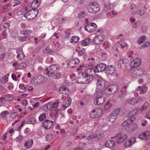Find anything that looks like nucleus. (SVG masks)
<instances>
[{
    "instance_id": "nucleus-1",
    "label": "nucleus",
    "mask_w": 150,
    "mask_h": 150,
    "mask_svg": "<svg viewBox=\"0 0 150 150\" xmlns=\"http://www.w3.org/2000/svg\"><path fill=\"white\" fill-rule=\"evenodd\" d=\"M106 67V65L103 63H101L95 66V69H87L84 72H80L79 75H81L82 76L79 77L78 80L76 82L79 83H82L84 82L81 80L85 79L86 82L85 83H88L91 82L93 79V74L95 72H101L104 71Z\"/></svg>"
},
{
    "instance_id": "nucleus-2",
    "label": "nucleus",
    "mask_w": 150,
    "mask_h": 150,
    "mask_svg": "<svg viewBox=\"0 0 150 150\" xmlns=\"http://www.w3.org/2000/svg\"><path fill=\"white\" fill-rule=\"evenodd\" d=\"M58 66L56 64L51 65L49 68H47L45 69L46 74L49 77H54V78L57 79L61 76V74L58 72Z\"/></svg>"
},
{
    "instance_id": "nucleus-3",
    "label": "nucleus",
    "mask_w": 150,
    "mask_h": 150,
    "mask_svg": "<svg viewBox=\"0 0 150 150\" xmlns=\"http://www.w3.org/2000/svg\"><path fill=\"white\" fill-rule=\"evenodd\" d=\"M103 92H96L94 95V103L95 105H99L103 104L104 102L105 98L103 96Z\"/></svg>"
},
{
    "instance_id": "nucleus-4",
    "label": "nucleus",
    "mask_w": 150,
    "mask_h": 150,
    "mask_svg": "<svg viewBox=\"0 0 150 150\" xmlns=\"http://www.w3.org/2000/svg\"><path fill=\"white\" fill-rule=\"evenodd\" d=\"M47 78L44 76L41 75H36L32 78L31 82L32 83L35 85H38L45 82Z\"/></svg>"
},
{
    "instance_id": "nucleus-5",
    "label": "nucleus",
    "mask_w": 150,
    "mask_h": 150,
    "mask_svg": "<svg viewBox=\"0 0 150 150\" xmlns=\"http://www.w3.org/2000/svg\"><path fill=\"white\" fill-rule=\"evenodd\" d=\"M87 8L89 13H96L99 11L100 9V6L97 2H92L88 5Z\"/></svg>"
},
{
    "instance_id": "nucleus-6",
    "label": "nucleus",
    "mask_w": 150,
    "mask_h": 150,
    "mask_svg": "<svg viewBox=\"0 0 150 150\" xmlns=\"http://www.w3.org/2000/svg\"><path fill=\"white\" fill-rule=\"evenodd\" d=\"M32 33V31L30 30H21L20 31V33L25 36L23 37H20L19 38V40L21 42H23L29 40L30 38V35Z\"/></svg>"
},
{
    "instance_id": "nucleus-7",
    "label": "nucleus",
    "mask_w": 150,
    "mask_h": 150,
    "mask_svg": "<svg viewBox=\"0 0 150 150\" xmlns=\"http://www.w3.org/2000/svg\"><path fill=\"white\" fill-rule=\"evenodd\" d=\"M105 86V82L102 78H99L97 83L96 91L103 92V90Z\"/></svg>"
},
{
    "instance_id": "nucleus-8",
    "label": "nucleus",
    "mask_w": 150,
    "mask_h": 150,
    "mask_svg": "<svg viewBox=\"0 0 150 150\" xmlns=\"http://www.w3.org/2000/svg\"><path fill=\"white\" fill-rule=\"evenodd\" d=\"M103 112L102 109L100 108H96L90 112L89 116L92 118H98L100 116Z\"/></svg>"
},
{
    "instance_id": "nucleus-9",
    "label": "nucleus",
    "mask_w": 150,
    "mask_h": 150,
    "mask_svg": "<svg viewBox=\"0 0 150 150\" xmlns=\"http://www.w3.org/2000/svg\"><path fill=\"white\" fill-rule=\"evenodd\" d=\"M62 99L63 100L62 106L64 109L67 108L70 105L71 101L70 97L64 96L62 97Z\"/></svg>"
},
{
    "instance_id": "nucleus-10",
    "label": "nucleus",
    "mask_w": 150,
    "mask_h": 150,
    "mask_svg": "<svg viewBox=\"0 0 150 150\" xmlns=\"http://www.w3.org/2000/svg\"><path fill=\"white\" fill-rule=\"evenodd\" d=\"M117 138V144H120L122 143L127 138V135L124 134L119 133L116 136Z\"/></svg>"
},
{
    "instance_id": "nucleus-11",
    "label": "nucleus",
    "mask_w": 150,
    "mask_h": 150,
    "mask_svg": "<svg viewBox=\"0 0 150 150\" xmlns=\"http://www.w3.org/2000/svg\"><path fill=\"white\" fill-rule=\"evenodd\" d=\"M35 12V10H30L25 13L24 16L28 19H32L36 16Z\"/></svg>"
},
{
    "instance_id": "nucleus-12",
    "label": "nucleus",
    "mask_w": 150,
    "mask_h": 150,
    "mask_svg": "<svg viewBox=\"0 0 150 150\" xmlns=\"http://www.w3.org/2000/svg\"><path fill=\"white\" fill-rule=\"evenodd\" d=\"M80 62V60L78 58H75L70 60L67 63V67L73 68L76 66Z\"/></svg>"
},
{
    "instance_id": "nucleus-13",
    "label": "nucleus",
    "mask_w": 150,
    "mask_h": 150,
    "mask_svg": "<svg viewBox=\"0 0 150 150\" xmlns=\"http://www.w3.org/2000/svg\"><path fill=\"white\" fill-rule=\"evenodd\" d=\"M96 28L97 25L94 23H91L86 25L85 27V30L89 32H93Z\"/></svg>"
},
{
    "instance_id": "nucleus-14",
    "label": "nucleus",
    "mask_w": 150,
    "mask_h": 150,
    "mask_svg": "<svg viewBox=\"0 0 150 150\" xmlns=\"http://www.w3.org/2000/svg\"><path fill=\"white\" fill-rule=\"evenodd\" d=\"M137 125L135 123L130 124L126 127V130L128 132H132L136 130L137 129Z\"/></svg>"
},
{
    "instance_id": "nucleus-15",
    "label": "nucleus",
    "mask_w": 150,
    "mask_h": 150,
    "mask_svg": "<svg viewBox=\"0 0 150 150\" xmlns=\"http://www.w3.org/2000/svg\"><path fill=\"white\" fill-rule=\"evenodd\" d=\"M105 36L102 35H97L94 38L93 42L94 44L98 45L100 44L103 41Z\"/></svg>"
},
{
    "instance_id": "nucleus-16",
    "label": "nucleus",
    "mask_w": 150,
    "mask_h": 150,
    "mask_svg": "<svg viewBox=\"0 0 150 150\" xmlns=\"http://www.w3.org/2000/svg\"><path fill=\"white\" fill-rule=\"evenodd\" d=\"M141 62V61L140 59L139 58H136L131 62V67L133 68H137L140 65Z\"/></svg>"
},
{
    "instance_id": "nucleus-17",
    "label": "nucleus",
    "mask_w": 150,
    "mask_h": 150,
    "mask_svg": "<svg viewBox=\"0 0 150 150\" xmlns=\"http://www.w3.org/2000/svg\"><path fill=\"white\" fill-rule=\"evenodd\" d=\"M53 124V121H51L48 120H46L43 122L42 126L45 129H50L52 126Z\"/></svg>"
},
{
    "instance_id": "nucleus-18",
    "label": "nucleus",
    "mask_w": 150,
    "mask_h": 150,
    "mask_svg": "<svg viewBox=\"0 0 150 150\" xmlns=\"http://www.w3.org/2000/svg\"><path fill=\"white\" fill-rule=\"evenodd\" d=\"M60 94H64L68 96L69 94V91L68 89L66 86L61 87L59 89Z\"/></svg>"
},
{
    "instance_id": "nucleus-19",
    "label": "nucleus",
    "mask_w": 150,
    "mask_h": 150,
    "mask_svg": "<svg viewBox=\"0 0 150 150\" xmlns=\"http://www.w3.org/2000/svg\"><path fill=\"white\" fill-rule=\"evenodd\" d=\"M115 144V141L110 140H108L105 142V145L106 147L110 148L114 146Z\"/></svg>"
},
{
    "instance_id": "nucleus-20",
    "label": "nucleus",
    "mask_w": 150,
    "mask_h": 150,
    "mask_svg": "<svg viewBox=\"0 0 150 150\" xmlns=\"http://www.w3.org/2000/svg\"><path fill=\"white\" fill-rule=\"evenodd\" d=\"M16 52L17 54V57L18 59H21L24 57L25 55L23 54L22 48H19L17 49Z\"/></svg>"
},
{
    "instance_id": "nucleus-21",
    "label": "nucleus",
    "mask_w": 150,
    "mask_h": 150,
    "mask_svg": "<svg viewBox=\"0 0 150 150\" xmlns=\"http://www.w3.org/2000/svg\"><path fill=\"white\" fill-rule=\"evenodd\" d=\"M107 73L110 75L114 74L116 71V68L112 65L109 66L107 67Z\"/></svg>"
},
{
    "instance_id": "nucleus-22",
    "label": "nucleus",
    "mask_w": 150,
    "mask_h": 150,
    "mask_svg": "<svg viewBox=\"0 0 150 150\" xmlns=\"http://www.w3.org/2000/svg\"><path fill=\"white\" fill-rule=\"evenodd\" d=\"M149 135H150V132L146 131L140 134L138 136V138L142 139H144L147 138Z\"/></svg>"
},
{
    "instance_id": "nucleus-23",
    "label": "nucleus",
    "mask_w": 150,
    "mask_h": 150,
    "mask_svg": "<svg viewBox=\"0 0 150 150\" xmlns=\"http://www.w3.org/2000/svg\"><path fill=\"white\" fill-rule=\"evenodd\" d=\"M142 6V5H140L139 6H138V7H139V8H140V7L141 8H140L137 12V13L140 16H142L144 15L145 13V11L146 10L145 6Z\"/></svg>"
},
{
    "instance_id": "nucleus-24",
    "label": "nucleus",
    "mask_w": 150,
    "mask_h": 150,
    "mask_svg": "<svg viewBox=\"0 0 150 150\" xmlns=\"http://www.w3.org/2000/svg\"><path fill=\"white\" fill-rule=\"evenodd\" d=\"M33 144V140L32 139L25 141L24 144V146L25 147L26 149H28L31 147Z\"/></svg>"
},
{
    "instance_id": "nucleus-25",
    "label": "nucleus",
    "mask_w": 150,
    "mask_h": 150,
    "mask_svg": "<svg viewBox=\"0 0 150 150\" xmlns=\"http://www.w3.org/2000/svg\"><path fill=\"white\" fill-rule=\"evenodd\" d=\"M137 9V6L134 4H132L130 6L129 8V10L130 11H132L131 14L132 15H135L137 13V12L135 11Z\"/></svg>"
},
{
    "instance_id": "nucleus-26",
    "label": "nucleus",
    "mask_w": 150,
    "mask_h": 150,
    "mask_svg": "<svg viewBox=\"0 0 150 150\" xmlns=\"http://www.w3.org/2000/svg\"><path fill=\"white\" fill-rule=\"evenodd\" d=\"M147 87L146 86H139L137 89L136 91H138L140 90V94H143L146 93L147 91Z\"/></svg>"
},
{
    "instance_id": "nucleus-27",
    "label": "nucleus",
    "mask_w": 150,
    "mask_h": 150,
    "mask_svg": "<svg viewBox=\"0 0 150 150\" xmlns=\"http://www.w3.org/2000/svg\"><path fill=\"white\" fill-rule=\"evenodd\" d=\"M135 138H132L130 140H128L126 142L125 144V146L126 147L129 146L133 144L135 142Z\"/></svg>"
},
{
    "instance_id": "nucleus-28",
    "label": "nucleus",
    "mask_w": 150,
    "mask_h": 150,
    "mask_svg": "<svg viewBox=\"0 0 150 150\" xmlns=\"http://www.w3.org/2000/svg\"><path fill=\"white\" fill-rule=\"evenodd\" d=\"M92 41V40L89 38H86L82 41L81 44L83 46H86L90 44Z\"/></svg>"
},
{
    "instance_id": "nucleus-29",
    "label": "nucleus",
    "mask_w": 150,
    "mask_h": 150,
    "mask_svg": "<svg viewBox=\"0 0 150 150\" xmlns=\"http://www.w3.org/2000/svg\"><path fill=\"white\" fill-rule=\"evenodd\" d=\"M41 2V0H34L32 3L31 6L34 8H36L39 6Z\"/></svg>"
},
{
    "instance_id": "nucleus-30",
    "label": "nucleus",
    "mask_w": 150,
    "mask_h": 150,
    "mask_svg": "<svg viewBox=\"0 0 150 150\" xmlns=\"http://www.w3.org/2000/svg\"><path fill=\"white\" fill-rule=\"evenodd\" d=\"M52 103H48L46 104L45 105L42 107V110L45 111H47L51 109Z\"/></svg>"
},
{
    "instance_id": "nucleus-31",
    "label": "nucleus",
    "mask_w": 150,
    "mask_h": 150,
    "mask_svg": "<svg viewBox=\"0 0 150 150\" xmlns=\"http://www.w3.org/2000/svg\"><path fill=\"white\" fill-rule=\"evenodd\" d=\"M139 110L138 108H136L132 110L128 114L129 117H132L136 115L138 112Z\"/></svg>"
},
{
    "instance_id": "nucleus-32",
    "label": "nucleus",
    "mask_w": 150,
    "mask_h": 150,
    "mask_svg": "<svg viewBox=\"0 0 150 150\" xmlns=\"http://www.w3.org/2000/svg\"><path fill=\"white\" fill-rule=\"evenodd\" d=\"M59 105V102L58 101H56L54 102L52 104L51 106V110L55 111Z\"/></svg>"
},
{
    "instance_id": "nucleus-33",
    "label": "nucleus",
    "mask_w": 150,
    "mask_h": 150,
    "mask_svg": "<svg viewBox=\"0 0 150 150\" xmlns=\"http://www.w3.org/2000/svg\"><path fill=\"white\" fill-rule=\"evenodd\" d=\"M112 5L109 2H106L105 4V6L104 8V9L105 11H107L108 10L110 9L112 7Z\"/></svg>"
},
{
    "instance_id": "nucleus-34",
    "label": "nucleus",
    "mask_w": 150,
    "mask_h": 150,
    "mask_svg": "<svg viewBox=\"0 0 150 150\" xmlns=\"http://www.w3.org/2000/svg\"><path fill=\"white\" fill-rule=\"evenodd\" d=\"M116 117V115H115L114 113L110 114V117L109 119V121L111 122H113L115 120Z\"/></svg>"
},
{
    "instance_id": "nucleus-35",
    "label": "nucleus",
    "mask_w": 150,
    "mask_h": 150,
    "mask_svg": "<svg viewBox=\"0 0 150 150\" xmlns=\"http://www.w3.org/2000/svg\"><path fill=\"white\" fill-rule=\"evenodd\" d=\"M79 37L76 36H73L70 40V42L71 43L77 42L79 41Z\"/></svg>"
},
{
    "instance_id": "nucleus-36",
    "label": "nucleus",
    "mask_w": 150,
    "mask_h": 150,
    "mask_svg": "<svg viewBox=\"0 0 150 150\" xmlns=\"http://www.w3.org/2000/svg\"><path fill=\"white\" fill-rule=\"evenodd\" d=\"M26 66V64L25 63L22 62L15 68V69L16 70H17L20 69H23Z\"/></svg>"
},
{
    "instance_id": "nucleus-37",
    "label": "nucleus",
    "mask_w": 150,
    "mask_h": 150,
    "mask_svg": "<svg viewBox=\"0 0 150 150\" xmlns=\"http://www.w3.org/2000/svg\"><path fill=\"white\" fill-rule=\"evenodd\" d=\"M136 70L139 77L143 75L145 72V70L142 68H140Z\"/></svg>"
},
{
    "instance_id": "nucleus-38",
    "label": "nucleus",
    "mask_w": 150,
    "mask_h": 150,
    "mask_svg": "<svg viewBox=\"0 0 150 150\" xmlns=\"http://www.w3.org/2000/svg\"><path fill=\"white\" fill-rule=\"evenodd\" d=\"M9 74H7L4 76L1 79V83H4L6 82L8 80V76Z\"/></svg>"
},
{
    "instance_id": "nucleus-39",
    "label": "nucleus",
    "mask_w": 150,
    "mask_h": 150,
    "mask_svg": "<svg viewBox=\"0 0 150 150\" xmlns=\"http://www.w3.org/2000/svg\"><path fill=\"white\" fill-rule=\"evenodd\" d=\"M97 136V134L96 133H94L88 136L86 139L88 141L92 140L94 138H96Z\"/></svg>"
},
{
    "instance_id": "nucleus-40",
    "label": "nucleus",
    "mask_w": 150,
    "mask_h": 150,
    "mask_svg": "<svg viewBox=\"0 0 150 150\" xmlns=\"http://www.w3.org/2000/svg\"><path fill=\"white\" fill-rule=\"evenodd\" d=\"M46 114L44 113H43L40 115L39 119V120L40 121H42L46 118Z\"/></svg>"
},
{
    "instance_id": "nucleus-41",
    "label": "nucleus",
    "mask_w": 150,
    "mask_h": 150,
    "mask_svg": "<svg viewBox=\"0 0 150 150\" xmlns=\"http://www.w3.org/2000/svg\"><path fill=\"white\" fill-rule=\"evenodd\" d=\"M5 99L7 101H12L13 99V96L11 94H8L5 96Z\"/></svg>"
},
{
    "instance_id": "nucleus-42",
    "label": "nucleus",
    "mask_w": 150,
    "mask_h": 150,
    "mask_svg": "<svg viewBox=\"0 0 150 150\" xmlns=\"http://www.w3.org/2000/svg\"><path fill=\"white\" fill-rule=\"evenodd\" d=\"M105 93H106L107 94H111L113 93L111 88L110 87V86L106 87L105 90Z\"/></svg>"
},
{
    "instance_id": "nucleus-43",
    "label": "nucleus",
    "mask_w": 150,
    "mask_h": 150,
    "mask_svg": "<svg viewBox=\"0 0 150 150\" xmlns=\"http://www.w3.org/2000/svg\"><path fill=\"white\" fill-rule=\"evenodd\" d=\"M131 76L132 77L135 79H137L139 77L136 70H135L132 73Z\"/></svg>"
},
{
    "instance_id": "nucleus-44",
    "label": "nucleus",
    "mask_w": 150,
    "mask_h": 150,
    "mask_svg": "<svg viewBox=\"0 0 150 150\" xmlns=\"http://www.w3.org/2000/svg\"><path fill=\"white\" fill-rule=\"evenodd\" d=\"M110 87L111 88V90L113 93L116 92L118 88V87L116 85H113L110 86Z\"/></svg>"
},
{
    "instance_id": "nucleus-45",
    "label": "nucleus",
    "mask_w": 150,
    "mask_h": 150,
    "mask_svg": "<svg viewBox=\"0 0 150 150\" xmlns=\"http://www.w3.org/2000/svg\"><path fill=\"white\" fill-rule=\"evenodd\" d=\"M128 103L132 104H135L137 103V99L135 98L130 99L128 101Z\"/></svg>"
},
{
    "instance_id": "nucleus-46",
    "label": "nucleus",
    "mask_w": 150,
    "mask_h": 150,
    "mask_svg": "<svg viewBox=\"0 0 150 150\" xmlns=\"http://www.w3.org/2000/svg\"><path fill=\"white\" fill-rule=\"evenodd\" d=\"M51 50L49 47H46L43 50V52L45 54L49 55L50 54Z\"/></svg>"
},
{
    "instance_id": "nucleus-47",
    "label": "nucleus",
    "mask_w": 150,
    "mask_h": 150,
    "mask_svg": "<svg viewBox=\"0 0 150 150\" xmlns=\"http://www.w3.org/2000/svg\"><path fill=\"white\" fill-rule=\"evenodd\" d=\"M146 37L145 36H143L141 37L138 41L137 43L139 44L142 43L146 40Z\"/></svg>"
},
{
    "instance_id": "nucleus-48",
    "label": "nucleus",
    "mask_w": 150,
    "mask_h": 150,
    "mask_svg": "<svg viewBox=\"0 0 150 150\" xmlns=\"http://www.w3.org/2000/svg\"><path fill=\"white\" fill-rule=\"evenodd\" d=\"M149 103L147 102H146L142 107V108L141 110H145L147 108V107L149 106Z\"/></svg>"
},
{
    "instance_id": "nucleus-49",
    "label": "nucleus",
    "mask_w": 150,
    "mask_h": 150,
    "mask_svg": "<svg viewBox=\"0 0 150 150\" xmlns=\"http://www.w3.org/2000/svg\"><path fill=\"white\" fill-rule=\"evenodd\" d=\"M130 124V120H127L126 121L123 122L122 124V126L123 127H127ZM126 129V128H125Z\"/></svg>"
},
{
    "instance_id": "nucleus-50",
    "label": "nucleus",
    "mask_w": 150,
    "mask_h": 150,
    "mask_svg": "<svg viewBox=\"0 0 150 150\" xmlns=\"http://www.w3.org/2000/svg\"><path fill=\"white\" fill-rule=\"evenodd\" d=\"M9 114L8 111H3L1 113V115L4 119L6 117V116Z\"/></svg>"
},
{
    "instance_id": "nucleus-51",
    "label": "nucleus",
    "mask_w": 150,
    "mask_h": 150,
    "mask_svg": "<svg viewBox=\"0 0 150 150\" xmlns=\"http://www.w3.org/2000/svg\"><path fill=\"white\" fill-rule=\"evenodd\" d=\"M150 45V42L149 41L146 42L141 47V49H143L146 47H148Z\"/></svg>"
},
{
    "instance_id": "nucleus-52",
    "label": "nucleus",
    "mask_w": 150,
    "mask_h": 150,
    "mask_svg": "<svg viewBox=\"0 0 150 150\" xmlns=\"http://www.w3.org/2000/svg\"><path fill=\"white\" fill-rule=\"evenodd\" d=\"M140 21H137L136 23L132 25V27L133 28H136L140 25Z\"/></svg>"
},
{
    "instance_id": "nucleus-53",
    "label": "nucleus",
    "mask_w": 150,
    "mask_h": 150,
    "mask_svg": "<svg viewBox=\"0 0 150 150\" xmlns=\"http://www.w3.org/2000/svg\"><path fill=\"white\" fill-rule=\"evenodd\" d=\"M129 62V60L127 58L124 59L119 60V62L120 63L123 64H127Z\"/></svg>"
},
{
    "instance_id": "nucleus-54",
    "label": "nucleus",
    "mask_w": 150,
    "mask_h": 150,
    "mask_svg": "<svg viewBox=\"0 0 150 150\" xmlns=\"http://www.w3.org/2000/svg\"><path fill=\"white\" fill-rule=\"evenodd\" d=\"M18 115V113L16 112H13L11 113L10 115V117L11 118H15Z\"/></svg>"
},
{
    "instance_id": "nucleus-55",
    "label": "nucleus",
    "mask_w": 150,
    "mask_h": 150,
    "mask_svg": "<svg viewBox=\"0 0 150 150\" xmlns=\"http://www.w3.org/2000/svg\"><path fill=\"white\" fill-rule=\"evenodd\" d=\"M19 87L20 89L23 90L25 91H26L27 90V86H25L24 85L20 84Z\"/></svg>"
},
{
    "instance_id": "nucleus-56",
    "label": "nucleus",
    "mask_w": 150,
    "mask_h": 150,
    "mask_svg": "<svg viewBox=\"0 0 150 150\" xmlns=\"http://www.w3.org/2000/svg\"><path fill=\"white\" fill-rule=\"evenodd\" d=\"M85 52V49H83L78 52V55L79 56H81L83 55Z\"/></svg>"
},
{
    "instance_id": "nucleus-57",
    "label": "nucleus",
    "mask_w": 150,
    "mask_h": 150,
    "mask_svg": "<svg viewBox=\"0 0 150 150\" xmlns=\"http://www.w3.org/2000/svg\"><path fill=\"white\" fill-rule=\"evenodd\" d=\"M8 88L9 90H10L13 89V85L12 83L9 82L8 83Z\"/></svg>"
},
{
    "instance_id": "nucleus-58",
    "label": "nucleus",
    "mask_w": 150,
    "mask_h": 150,
    "mask_svg": "<svg viewBox=\"0 0 150 150\" xmlns=\"http://www.w3.org/2000/svg\"><path fill=\"white\" fill-rule=\"evenodd\" d=\"M112 104L109 102H108L104 106V108L105 109H107L111 107Z\"/></svg>"
},
{
    "instance_id": "nucleus-59",
    "label": "nucleus",
    "mask_w": 150,
    "mask_h": 150,
    "mask_svg": "<svg viewBox=\"0 0 150 150\" xmlns=\"http://www.w3.org/2000/svg\"><path fill=\"white\" fill-rule=\"evenodd\" d=\"M109 44L107 42H104L102 45V47L104 49H106L107 48H108L109 47Z\"/></svg>"
},
{
    "instance_id": "nucleus-60",
    "label": "nucleus",
    "mask_w": 150,
    "mask_h": 150,
    "mask_svg": "<svg viewBox=\"0 0 150 150\" xmlns=\"http://www.w3.org/2000/svg\"><path fill=\"white\" fill-rule=\"evenodd\" d=\"M52 136L51 135H47L45 138L46 140L50 141L52 139Z\"/></svg>"
},
{
    "instance_id": "nucleus-61",
    "label": "nucleus",
    "mask_w": 150,
    "mask_h": 150,
    "mask_svg": "<svg viewBox=\"0 0 150 150\" xmlns=\"http://www.w3.org/2000/svg\"><path fill=\"white\" fill-rule=\"evenodd\" d=\"M23 137L22 135H20L18 136L17 138V140L18 141H21L23 139Z\"/></svg>"
},
{
    "instance_id": "nucleus-62",
    "label": "nucleus",
    "mask_w": 150,
    "mask_h": 150,
    "mask_svg": "<svg viewBox=\"0 0 150 150\" xmlns=\"http://www.w3.org/2000/svg\"><path fill=\"white\" fill-rule=\"evenodd\" d=\"M36 120L35 118L33 117L30 119V123L33 124L36 122Z\"/></svg>"
},
{
    "instance_id": "nucleus-63",
    "label": "nucleus",
    "mask_w": 150,
    "mask_h": 150,
    "mask_svg": "<svg viewBox=\"0 0 150 150\" xmlns=\"http://www.w3.org/2000/svg\"><path fill=\"white\" fill-rule=\"evenodd\" d=\"M10 24L8 23H5L4 24L3 27L5 28H7L9 27Z\"/></svg>"
},
{
    "instance_id": "nucleus-64",
    "label": "nucleus",
    "mask_w": 150,
    "mask_h": 150,
    "mask_svg": "<svg viewBox=\"0 0 150 150\" xmlns=\"http://www.w3.org/2000/svg\"><path fill=\"white\" fill-rule=\"evenodd\" d=\"M145 117L150 120V111L146 113Z\"/></svg>"
}]
</instances>
